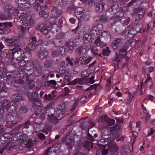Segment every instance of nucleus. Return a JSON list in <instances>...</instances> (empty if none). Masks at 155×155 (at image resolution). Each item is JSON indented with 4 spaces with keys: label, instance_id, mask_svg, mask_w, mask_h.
<instances>
[{
    "label": "nucleus",
    "instance_id": "obj_1",
    "mask_svg": "<svg viewBox=\"0 0 155 155\" xmlns=\"http://www.w3.org/2000/svg\"><path fill=\"white\" fill-rule=\"evenodd\" d=\"M3 9L6 18H10L13 15L16 16L14 19V21L15 22L19 21V15H17L19 14V12L18 10L14 9L13 7L10 5L4 6L3 7Z\"/></svg>",
    "mask_w": 155,
    "mask_h": 155
},
{
    "label": "nucleus",
    "instance_id": "obj_2",
    "mask_svg": "<svg viewBox=\"0 0 155 155\" xmlns=\"http://www.w3.org/2000/svg\"><path fill=\"white\" fill-rule=\"evenodd\" d=\"M13 97L15 99V100L12 101L8 108V111L12 113L16 110L19 104V100L22 99L21 96L18 94L13 95Z\"/></svg>",
    "mask_w": 155,
    "mask_h": 155
},
{
    "label": "nucleus",
    "instance_id": "obj_3",
    "mask_svg": "<svg viewBox=\"0 0 155 155\" xmlns=\"http://www.w3.org/2000/svg\"><path fill=\"white\" fill-rule=\"evenodd\" d=\"M6 44L8 46L12 45L15 46V48H20L21 43L19 40L16 38H7L5 40Z\"/></svg>",
    "mask_w": 155,
    "mask_h": 155
},
{
    "label": "nucleus",
    "instance_id": "obj_4",
    "mask_svg": "<svg viewBox=\"0 0 155 155\" xmlns=\"http://www.w3.org/2000/svg\"><path fill=\"white\" fill-rule=\"evenodd\" d=\"M20 18L23 19L24 20V23H25L26 24H28L31 26H33L35 24V20L32 18L30 15L27 13H21Z\"/></svg>",
    "mask_w": 155,
    "mask_h": 155
},
{
    "label": "nucleus",
    "instance_id": "obj_5",
    "mask_svg": "<svg viewBox=\"0 0 155 155\" xmlns=\"http://www.w3.org/2000/svg\"><path fill=\"white\" fill-rule=\"evenodd\" d=\"M123 42V40L122 38H115L111 43V46L114 49H118L121 46Z\"/></svg>",
    "mask_w": 155,
    "mask_h": 155
},
{
    "label": "nucleus",
    "instance_id": "obj_6",
    "mask_svg": "<svg viewBox=\"0 0 155 155\" xmlns=\"http://www.w3.org/2000/svg\"><path fill=\"white\" fill-rule=\"evenodd\" d=\"M32 0L27 1L26 0H17L18 5L22 8L25 9L29 8L31 3L30 2Z\"/></svg>",
    "mask_w": 155,
    "mask_h": 155
},
{
    "label": "nucleus",
    "instance_id": "obj_7",
    "mask_svg": "<svg viewBox=\"0 0 155 155\" xmlns=\"http://www.w3.org/2000/svg\"><path fill=\"white\" fill-rule=\"evenodd\" d=\"M32 68L38 73H41L42 71V66L41 63L37 60L34 61L32 63Z\"/></svg>",
    "mask_w": 155,
    "mask_h": 155
},
{
    "label": "nucleus",
    "instance_id": "obj_8",
    "mask_svg": "<svg viewBox=\"0 0 155 155\" xmlns=\"http://www.w3.org/2000/svg\"><path fill=\"white\" fill-rule=\"evenodd\" d=\"M91 35L89 33L86 34L84 35L83 40L84 46L87 48H89L91 47V45L90 41L91 40Z\"/></svg>",
    "mask_w": 155,
    "mask_h": 155
},
{
    "label": "nucleus",
    "instance_id": "obj_9",
    "mask_svg": "<svg viewBox=\"0 0 155 155\" xmlns=\"http://www.w3.org/2000/svg\"><path fill=\"white\" fill-rule=\"evenodd\" d=\"M6 123L10 126L13 127L17 124V123L15 121V118L11 114L6 115Z\"/></svg>",
    "mask_w": 155,
    "mask_h": 155
},
{
    "label": "nucleus",
    "instance_id": "obj_10",
    "mask_svg": "<svg viewBox=\"0 0 155 155\" xmlns=\"http://www.w3.org/2000/svg\"><path fill=\"white\" fill-rule=\"evenodd\" d=\"M12 25L10 22L0 23V33H3L8 29Z\"/></svg>",
    "mask_w": 155,
    "mask_h": 155
},
{
    "label": "nucleus",
    "instance_id": "obj_11",
    "mask_svg": "<svg viewBox=\"0 0 155 155\" xmlns=\"http://www.w3.org/2000/svg\"><path fill=\"white\" fill-rule=\"evenodd\" d=\"M21 16V14L19 15V22L21 23H23V24L22 25L21 27L20 31H19V34L21 36H24L25 31L27 30H28V28L26 27V25H25L24 24L25 23H24V20L23 19L20 18Z\"/></svg>",
    "mask_w": 155,
    "mask_h": 155
},
{
    "label": "nucleus",
    "instance_id": "obj_12",
    "mask_svg": "<svg viewBox=\"0 0 155 155\" xmlns=\"http://www.w3.org/2000/svg\"><path fill=\"white\" fill-rule=\"evenodd\" d=\"M137 26H134L131 28L128 31V36H126V38H131L134 36L135 35L137 34L140 31V28L139 29H137V28H136V27H137Z\"/></svg>",
    "mask_w": 155,
    "mask_h": 155
},
{
    "label": "nucleus",
    "instance_id": "obj_13",
    "mask_svg": "<svg viewBox=\"0 0 155 155\" xmlns=\"http://www.w3.org/2000/svg\"><path fill=\"white\" fill-rule=\"evenodd\" d=\"M55 145V144L54 143L52 147L48 148L43 155H56L55 149H54L56 147Z\"/></svg>",
    "mask_w": 155,
    "mask_h": 155
},
{
    "label": "nucleus",
    "instance_id": "obj_14",
    "mask_svg": "<svg viewBox=\"0 0 155 155\" xmlns=\"http://www.w3.org/2000/svg\"><path fill=\"white\" fill-rule=\"evenodd\" d=\"M37 54L38 58L42 60L47 57L48 53L46 50L41 49L38 51Z\"/></svg>",
    "mask_w": 155,
    "mask_h": 155
},
{
    "label": "nucleus",
    "instance_id": "obj_15",
    "mask_svg": "<svg viewBox=\"0 0 155 155\" xmlns=\"http://www.w3.org/2000/svg\"><path fill=\"white\" fill-rule=\"evenodd\" d=\"M66 145L67 146L68 148L69 149H71L74 144L72 139L69 136L66 137L64 139Z\"/></svg>",
    "mask_w": 155,
    "mask_h": 155
},
{
    "label": "nucleus",
    "instance_id": "obj_16",
    "mask_svg": "<svg viewBox=\"0 0 155 155\" xmlns=\"http://www.w3.org/2000/svg\"><path fill=\"white\" fill-rule=\"evenodd\" d=\"M91 51L94 55L97 56L99 55L100 56H102L101 53L102 51L101 48L100 47H93L91 49Z\"/></svg>",
    "mask_w": 155,
    "mask_h": 155
},
{
    "label": "nucleus",
    "instance_id": "obj_17",
    "mask_svg": "<svg viewBox=\"0 0 155 155\" xmlns=\"http://www.w3.org/2000/svg\"><path fill=\"white\" fill-rule=\"evenodd\" d=\"M28 110V108L25 106H21L19 110L18 113V117L20 119L22 118L21 116L24 114L26 113Z\"/></svg>",
    "mask_w": 155,
    "mask_h": 155
},
{
    "label": "nucleus",
    "instance_id": "obj_18",
    "mask_svg": "<svg viewBox=\"0 0 155 155\" xmlns=\"http://www.w3.org/2000/svg\"><path fill=\"white\" fill-rule=\"evenodd\" d=\"M21 50V48H15L9 50L8 52L9 58L12 60H13L15 53L20 51Z\"/></svg>",
    "mask_w": 155,
    "mask_h": 155
},
{
    "label": "nucleus",
    "instance_id": "obj_19",
    "mask_svg": "<svg viewBox=\"0 0 155 155\" xmlns=\"http://www.w3.org/2000/svg\"><path fill=\"white\" fill-rule=\"evenodd\" d=\"M51 13L52 15L54 17H58L62 14V11L61 10L55 6H54Z\"/></svg>",
    "mask_w": 155,
    "mask_h": 155
},
{
    "label": "nucleus",
    "instance_id": "obj_20",
    "mask_svg": "<svg viewBox=\"0 0 155 155\" xmlns=\"http://www.w3.org/2000/svg\"><path fill=\"white\" fill-rule=\"evenodd\" d=\"M93 28L91 30L92 33L93 34H95V32H96V34H97V33L99 32L103 28V25L100 24H99L95 26L93 25Z\"/></svg>",
    "mask_w": 155,
    "mask_h": 155
},
{
    "label": "nucleus",
    "instance_id": "obj_21",
    "mask_svg": "<svg viewBox=\"0 0 155 155\" xmlns=\"http://www.w3.org/2000/svg\"><path fill=\"white\" fill-rule=\"evenodd\" d=\"M104 5L105 4L104 2H100L97 4L96 6V11L98 13L103 12L104 11Z\"/></svg>",
    "mask_w": 155,
    "mask_h": 155
},
{
    "label": "nucleus",
    "instance_id": "obj_22",
    "mask_svg": "<svg viewBox=\"0 0 155 155\" xmlns=\"http://www.w3.org/2000/svg\"><path fill=\"white\" fill-rule=\"evenodd\" d=\"M57 117L60 120L65 116V110L64 109H59L56 112Z\"/></svg>",
    "mask_w": 155,
    "mask_h": 155
},
{
    "label": "nucleus",
    "instance_id": "obj_23",
    "mask_svg": "<svg viewBox=\"0 0 155 155\" xmlns=\"http://www.w3.org/2000/svg\"><path fill=\"white\" fill-rule=\"evenodd\" d=\"M28 95L29 99L31 100V101H32L36 100L38 94L36 92L34 93L29 92L28 93Z\"/></svg>",
    "mask_w": 155,
    "mask_h": 155
},
{
    "label": "nucleus",
    "instance_id": "obj_24",
    "mask_svg": "<svg viewBox=\"0 0 155 155\" xmlns=\"http://www.w3.org/2000/svg\"><path fill=\"white\" fill-rule=\"evenodd\" d=\"M108 149L110 150V151H115L117 150L118 147L115 143L113 142L109 143L108 144Z\"/></svg>",
    "mask_w": 155,
    "mask_h": 155
},
{
    "label": "nucleus",
    "instance_id": "obj_25",
    "mask_svg": "<svg viewBox=\"0 0 155 155\" xmlns=\"http://www.w3.org/2000/svg\"><path fill=\"white\" fill-rule=\"evenodd\" d=\"M36 47L35 45V44L34 42H32L30 43L28 45V48L26 49V50L29 51V52H28L29 54V56H31V51H30V50H33L35 49Z\"/></svg>",
    "mask_w": 155,
    "mask_h": 155
},
{
    "label": "nucleus",
    "instance_id": "obj_26",
    "mask_svg": "<svg viewBox=\"0 0 155 155\" xmlns=\"http://www.w3.org/2000/svg\"><path fill=\"white\" fill-rule=\"evenodd\" d=\"M74 12L75 15L78 16L83 14L85 12V11L81 8L78 7L75 9Z\"/></svg>",
    "mask_w": 155,
    "mask_h": 155
},
{
    "label": "nucleus",
    "instance_id": "obj_27",
    "mask_svg": "<svg viewBox=\"0 0 155 155\" xmlns=\"http://www.w3.org/2000/svg\"><path fill=\"white\" fill-rule=\"evenodd\" d=\"M80 19L83 20L85 21H87L89 19V13L86 11V12H84L83 14L80 16Z\"/></svg>",
    "mask_w": 155,
    "mask_h": 155
},
{
    "label": "nucleus",
    "instance_id": "obj_28",
    "mask_svg": "<svg viewBox=\"0 0 155 155\" xmlns=\"http://www.w3.org/2000/svg\"><path fill=\"white\" fill-rule=\"evenodd\" d=\"M53 63L52 60L49 59L46 60L44 64V67L45 68H48L52 66Z\"/></svg>",
    "mask_w": 155,
    "mask_h": 155
},
{
    "label": "nucleus",
    "instance_id": "obj_29",
    "mask_svg": "<svg viewBox=\"0 0 155 155\" xmlns=\"http://www.w3.org/2000/svg\"><path fill=\"white\" fill-rule=\"evenodd\" d=\"M41 102L38 100H35L33 101L32 107L34 109H37L39 107H41Z\"/></svg>",
    "mask_w": 155,
    "mask_h": 155
},
{
    "label": "nucleus",
    "instance_id": "obj_30",
    "mask_svg": "<svg viewBox=\"0 0 155 155\" xmlns=\"http://www.w3.org/2000/svg\"><path fill=\"white\" fill-rule=\"evenodd\" d=\"M80 126L82 129L85 130V128H90V124L87 121L81 123Z\"/></svg>",
    "mask_w": 155,
    "mask_h": 155
},
{
    "label": "nucleus",
    "instance_id": "obj_31",
    "mask_svg": "<svg viewBox=\"0 0 155 155\" xmlns=\"http://www.w3.org/2000/svg\"><path fill=\"white\" fill-rule=\"evenodd\" d=\"M46 114L48 117L52 116L55 113L54 108H50L49 109H46Z\"/></svg>",
    "mask_w": 155,
    "mask_h": 155
},
{
    "label": "nucleus",
    "instance_id": "obj_32",
    "mask_svg": "<svg viewBox=\"0 0 155 155\" xmlns=\"http://www.w3.org/2000/svg\"><path fill=\"white\" fill-rule=\"evenodd\" d=\"M84 82V80L82 78H76L72 81L71 82L72 84H83Z\"/></svg>",
    "mask_w": 155,
    "mask_h": 155
},
{
    "label": "nucleus",
    "instance_id": "obj_33",
    "mask_svg": "<svg viewBox=\"0 0 155 155\" xmlns=\"http://www.w3.org/2000/svg\"><path fill=\"white\" fill-rule=\"evenodd\" d=\"M127 50L125 48H122L120 49L116 53L119 55L122 56L123 57H124L126 53Z\"/></svg>",
    "mask_w": 155,
    "mask_h": 155
},
{
    "label": "nucleus",
    "instance_id": "obj_34",
    "mask_svg": "<svg viewBox=\"0 0 155 155\" xmlns=\"http://www.w3.org/2000/svg\"><path fill=\"white\" fill-rule=\"evenodd\" d=\"M52 129V127L46 124L44 128L42 130V132L47 134L48 132L50 131Z\"/></svg>",
    "mask_w": 155,
    "mask_h": 155
},
{
    "label": "nucleus",
    "instance_id": "obj_35",
    "mask_svg": "<svg viewBox=\"0 0 155 155\" xmlns=\"http://www.w3.org/2000/svg\"><path fill=\"white\" fill-rule=\"evenodd\" d=\"M111 52V51L108 47L104 49L102 51L103 54L104 56H108Z\"/></svg>",
    "mask_w": 155,
    "mask_h": 155
},
{
    "label": "nucleus",
    "instance_id": "obj_36",
    "mask_svg": "<svg viewBox=\"0 0 155 155\" xmlns=\"http://www.w3.org/2000/svg\"><path fill=\"white\" fill-rule=\"evenodd\" d=\"M124 150L125 153L126 155H131V152L129 147L127 146L124 148Z\"/></svg>",
    "mask_w": 155,
    "mask_h": 155
},
{
    "label": "nucleus",
    "instance_id": "obj_37",
    "mask_svg": "<svg viewBox=\"0 0 155 155\" xmlns=\"http://www.w3.org/2000/svg\"><path fill=\"white\" fill-rule=\"evenodd\" d=\"M54 104V101H52L50 102L46 107H44V110H46V109H49L50 108H54L52 106Z\"/></svg>",
    "mask_w": 155,
    "mask_h": 155
},
{
    "label": "nucleus",
    "instance_id": "obj_38",
    "mask_svg": "<svg viewBox=\"0 0 155 155\" xmlns=\"http://www.w3.org/2000/svg\"><path fill=\"white\" fill-rule=\"evenodd\" d=\"M4 88L0 90V94L2 97H6L8 95V93Z\"/></svg>",
    "mask_w": 155,
    "mask_h": 155
},
{
    "label": "nucleus",
    "instance_id": "obj_39",
    "mask_svg": "<svg viewBox=\"0 0 155 155\" xmlns=\"http://www.w3.org/2000/svg\"><path fill=\"white\" fill-rule=\"evenodd\" d=\"M99 21L103 22H106L108 20V18L105 16L102 15L98 17Z\"/></svg>",
    "mask_w": 155,
    "mask_h": 155
},
{
    "label": "nucleus",
    "instance_id": "obj_40",
    "mask_svg": "<svg viewBox=\"0 0 155 155\" xmlns=\"http://www.w3.org/2000/svg\"><path fill=\"white\" fill-rule=\"evenodd\" d=\"M93 143L92 142H89L88 141H87L85 142V143L84 144V147L88 150H90V147L91 148L92 147V144Z\"/></svg>",
    "mask_w": 155,
    "mask_h": 155
},
{
    "label": "nucleus",
    "instance_id": "obj_41",
    "mask_svg": "<svg viewBox=\"0 0 155 155\" xmlns=\"http://www.w3.org/2000/svg\"><path fill=\"white\" fill-rule=\"evenodd\" d=\"M0 71H2V73H5L7 71V69L5 66V64L3 63L1 64L0 65Z\"/></svg>",
    "mask_w": 155,
    "mask_h": 155
},
{
    "label": "nucleus",
    "instance_id": "obj_42",
    "mask_svg": "<svg viewBox=\"0 0 155 155\" xmlns=\"http://www.w3.org/2000/svg\"><path fill=\"white\" fill-rule=\"evenodd\" d=\"M107 116L105 115L100 117L98 120V122L102 123L107 121Z\"/></svg>",
    "mask_w": 155,
    "mask_h": 155
},
{
    "label": "nucleus",
    "instance_id": "obj_43",
    "mask_svg": "<svg viewBox=\"0 0 155 155\" xmlns=\"http://www.w3.org/2000/svg\"><path fill=\"white\" fill-rule=\"evenodd\" d=\"M33 8L34 9L37 11H38L42 10L41 6L38 3H36L35 4Z\"/></svg>",
    "mask_w": 155,
    "mask_h": 155
},
{
    "label": "nucleus",
    "instance_id": "obj_44",
    "mask_svg": "<svg viewBox=\"0 0 155 155\" xmlns=\"http://www.w3.org/2000/svg\"><path fill=\"white\" fill-rule=\"evenodd\" d=\"M37 139H35L34 140L31 139H29L28 141L27 142V144L29 145V146H32L33 144H35L36 142H37Z\"/></svg>",
    "mask_w": 155,
    "mask_h": 155
},
{
    "label": "nucleus",
    "instance_id": "obj_45",
    "mask_svg": "<svg viewBox=\"0 0 155 155\" xmlns=\"http://www.w3.org/2000/svg\"><path fill=\"white\" fill-rule=\"evenodd\" d=\"M58 39L54 41V44L57 47H59L63 43V41L61 40H58Z\"/></svg>",
    "mask_w": 155,
    "mask_h": 155
},
{
    "label": "nucleus",
    "instance_id": "obj_46",
    "mask_svg": "<svg viewBox=\"0 0 155 155\" xmlns=\"http://www.w3.org/2000/svg\"><path fill=\"white\" fill-rule=\"evenodd\" d=\"M78 101L79 100L78 99H76L74 101L73 104V105L72 106L71 108L70 109L71 111H73V110L75 109V108L77 106L78 104Z\"/></svg>",
    "mask_w": 155,
    "mask_h": 155
},
{
    "label": "nucleus",
    "instance_id": "obj_47",
    "mask_svg": "<svg viewBox=\"0 0 155 155\" xmlns=\"http://www.w3.org/2000/svg\"><path fill=\"white\" fill-rule=\"evenodd\" d=\"M129 99H128L126 101V104H129L131 101L134 99V96L132 95L131 93H129Z\"/></svg>",
    "mask_w": 155,
    "mask_h": 155
},
{
    "label": "nucleus",
    "instance_id": "obj_48",
    "mask_svg": "<svg viewBox=\"0 0 155 155\" xmlns=\"http://www.w3.org/2000/svg\"><path fill=\"white\" fill-rule=\"evenodd\" d=\"M122 58H123L122 56L116 53V57L114 59V61L117 62H119L120 61Z\"/></svg>",
    "mask_w": 155,
    "mask_h": 155
},
{
    "label": "nucleus",
    "instance_id": "obj_49",
    "mask_svg": "<svg viewBox=\"0 0 155 155\" xmlns=\"http://www.w3.org/2000/svg\"><path fill=\"white\" fill-rule=\"evenodd\" d=\"M89 75V73L88 71L86 70L82 73L81 77L82 78H86Z\"/></svg>",
    "mask_w": 155,
    "mask_h": 155
},
{
    "label": "nucleus",
    "instance_id": "obj_50",
    "mask_svg": "<svg viewBox=\"0 0 155 155\" xmlns=\"http://www.w3.org/2000/svg\"><path fill=\"white\" fill-rule=\"evenodd\" d=\"M57 39H63L64 38V35L63 32H61L58 34L56 37Z\"/></svg>",
    "mask_w": 155,
    "mask_h": 155
},
{
    "label": "nucleus",
    "instance_id": "obj_51",
    "mask_svg": "<svg viewBox=\"0 0 155 155\" xmlns=\"http://www.w3.org/2000/svg\"><path fill=\"white\" fill-rule=\"evenodd\" d=\"M58 51L59 52H60L62 56H64L65 55V54L66 52L65 49L63 48H60Z\"/></svg>",
    "mask_w": 155,
    "mask_h": 155
},
{
    "label": "nucleus",
    "instance_id": "obj_52",
    "mask_svg": "<svg viewBox=\"0 0 155 155\" xmlns=\"http://www.w3.org/2000/svg\"><path fill=\"white\" fill-rule=\"evenodd\" d=\"M83 50V48L82 47H80L76 49L75 51L80 54H81L84 53Z\"/></svg>",
    "mask_w": 155,
    "mask_h": 155
},
{
    "label": "nucleus",
    "instance_id": "obj_53",
    "mask_svg": "<svg viewBox=\"0 0 155 155\" xmlns=\"http://www.w3.org/2000/svg\"><path fill=\"white\" fill-rule=\"evenodd\" d=\"M9 104V101L7 100H5L3 101L2 107L3 108H5L7 107Z\"/></svg>",
    "mask_w": 155,
    "mask_h": 155
},
{
    "label": "nucleus",
    "instance_id": "obj_54",
    "mask_svg": "<svg viewBox=\"0 0 155 155\" xmlns=\"http://www.w3.org/2000/svg\"><path fill=\"white\" fill-rule=\"evenodd\" d=\"M58 119L54 117H51L50 119V122L54 124H57L58 122Z\"/></svg>",
    "mask_w": 155,
    "mask_h": 155
},
{
    "label": "nucleus",
    "instance_id": "obj_55",
    "mask_svg": "<svg viewBox=\"0 0 155 155\" xmlns=\"http://www.w3.org/2000/svg\"><path fill=\"white\" fill-rule=\"evenodd\" d=\"M47 84L48 86L51 87V84L54 85H56L57 84V82L54 80H50L49 82L47 83Z\"/></svg>",
    "mask_w": 155,
    "mask_h": 155
},
{
    "label": "nucleus",
    "instance_id": "obj_56",
    "mask_svg": "<svg viewBox=\"0 0 155 155\" xmlns=\"http://www.w3.org/2000/svg\"><path fill=\"white\" fill-rule=\"evenodd\" d=\"M131 44V42L127 40L125 43L123 45L122 47L123 48H125L126 49L127 48L128 46L130 45Z\"/></svg>",
    "mask_w": 155,
    "mask_h": 155
},
{
    "label": "nucleus",
    "instance_id": "obj_57",
    "mask_svg": "<svg viewBox=\"0 0 155 155\" xmlns=\"http://www.w3.org/2000/svg\"><path fill=\"white\" fill-rule=\"evenodd\" d=\"M18 64L21 67H25L26 63L23 60H20L18 63Z\"/></svg>",
    "mask_w": 155,
    "mask_h": 155
},
{
    "label": "nucleus",
    "instance_id": "obj_58",
    "mask_svg": "<svg viewBox=\"0 0 155 155\" xmlns=\"http://www.w3.org/2000/svg\"><path fill=\"white\" fill-rule=\"evenodd\" d=\"M40 16L41 17H42L44 18H46L47 17V15L46 14L44 10H41L39 13Z\"/></svg>",
    "mask_w": 155,
    "mask_h": 155
},
{
    "label": "nucleus",
    "instance_id": "obj_59",
    "mask_svg": "<svg viewBox=\"0 0 155 155\" xmlns=\"http://www.w3.org/2000/svg\"><path fill=\"white\" fill-rule=\"evenodd\" d=\"M107 121L109 125L110 126L113 125L114 124L115 122V120H114L110 119L109 118H107Z\"/></svg>",
    "mask_w": 155,
    "mask_h": 155
},
{
    "label": "nucleus",
    "instance_id": "obj_60",
    "mask_svg": "<svg viewBox=\"0 0 155 155\" xmlns=\"http://www.w3.org/2000/svg\"><path fill=\"white\" fill-rule=\"evenodd\" d=\"M110 152V150L108 149H104L101 152V153L102 155H107L108 152Z\"/></svg>",
    "mask_w": 155,
    "mask_h": 155
},
{
    "label": "nucleus",
    "instance_id": "obj_61",
    "mask_svg": "<svg viewBox=\"0 0 155 155\" xmlns=\"http://www.w3.org/2000/svg\"><path fill=\"white\" fill-rule=\"evenodd\" d=\"M6 115H3L0 118V124L4 123V122L6 120Z\"/></svg>",
    "mask_w": 155,
    "mask_h": 155
},
{
    "label": "nucleus",
    "instance_id": "obj_62",
    "mask_svg": "<svg viewBox=\"0 0 155 155\" xmlns=\"http://www.w3.org/2000/svg\"><path fill=\"white\" fill-rule=\"evenodd\" d=\"M45 27L44 24H38L36 27V29L38 30H41Z\"/></svg>",
    "mask_w": 155,
    "mask_h": 155
},
{
    "label": "nucleus",
    "instance_id": "obj_63",
    "mask_svg": "<svg viewBox=\"0 0 155 155\" xmlns=\"http://www.w3.org/2000/svg\"><path fill=\"white\" fill-rule=\"evenodd\" d=\"M59 54V51L57 50H54L52 52V56L53 57H58Z\"/></svg>",
    "mask_w": 155,
    "mask_h": 155
},
{
    "label": "nucleus",
    "instance_id": "obj_64",
    "mask_svg": "<svg viewBox=\"0 0 155 155\" xmlns=\"http://www.w3.org/2000/svg\"><path fill=\"white\" fill-rule=\"evenodd\" d=\"M52 95L51 94L47 95L46 94L45 95L44 97L45 100L49 101L52 99Z\"/></svg>",
    "mask_w": 155,
    "mask_h": 155
}]
</instances>
